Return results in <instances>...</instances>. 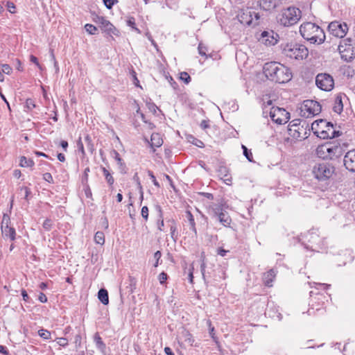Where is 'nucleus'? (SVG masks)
<instances>
[{
  "mask_svg": "<svg viewBox=\"0 0 355 355\" xmlns=\"http://www.w3.org/2000/svg\"><path fill=\"white\" fill-rule=\"evenodd\" d=\"M0 353L4 355L9 354L8 349L3 345H0Z\"/></svg>",
  "mask_w": 355,
  "mask_h": 355,
  "instance_id": "obj_59",
  "label": "nucleus"
},
{
  "mask_svg": "<svg viewBox=\"0 0 355 355\" xmlns=\"http://www.w3.org/2000/svg\"><path fill=\"white\" fill-rule=\"evenodd\" d=\"M113 153L114 155V159L117 162V164L119 166V168L121 169V173H125V165L123 163L122 159L121 158L119 153L116 150H114Z\"/></svg>",
  "mask_w": 355,
  "mask_h": 355,
  "instance_id": "obj_29",
  "label": "nucleus"
},
{
  "mask_svg": "<svg viewBox=\"0 0 355 355\" xmlns=\"http://www.w3.org/2000/svg\"><path fill=\"white\" fill-rule=\"evenodd\" d=\"M284 53L290 58L302 60L308 56L309 51L305 46L295 44H287L284 48Z\"/></svg>",
  "mask_w": 355,
  "mask_h": 355,
  "instance_id": "obj_6",
  "label": "nucleus"
},
{
  "mask_svg": "<svg viewBox=\"0 0 355 355\" xmlns=\"http://www.w3.org/2000/svg\"><path fill=\"white\" fill-rule=\"evenodd\" d=\"M38 300L40 302H41L42 303H45L47 302V297L43 293H40L39 294Z\"/></svg>",
  "mask_w": 355,
  "mask_h": 355,
  "instance_id": "obj_57",
  "label": "nucleus"
},
{
  "mask_svg": "<svg viewBox=\"0 0 355 355\" xmlns=\"http://www.w3.org/2000/svg\"><path fill=\"white\" fill-rule=\"evenodd\" d=\"M53 226V222L51 219L46 218L42 225L43 228L46 231H50Z\"/></svg>",
  "mask_w": 355,
  "mask_h": 355,
  "instance_id": "obj_38",
  "label": "nucleus"
},
{
  "mask_svg": "<svg viewBox=\"0 0 355 355\" xmlns=\"http://www.w3.org/2000/svg\"><path fill=\"white\" fill-rule=\"evenodd\" d=\"M38 335L45 339V340H49V339H51V332L46 329H40L38 331Z\"/></svg>",
  "mask_w": 355,
  "mask_h": 355,
  "instance_id": "obj_34",
  "label": "nucleus"
},
{
  "mask_svg": "<svg viewBox=\"0 0 355 355\" xmlns=\"http://www.w3.org/2000/svg\"><path fill=\"white\" fill-rule=\"evenodd\" d=\"M30 60L31 62L35 63L39 68L41 67L40 63L38 62L37 58L35 56L31 55L30 56Z\"/></svg>",
  "mask_w": 355,
  "mask_h": 355,
  "instance_id": "obj_58",
  "label": "nucleus"
},
{
  "mask_svg": "<svg viewBox=\"0 0 355 355\" xmlns=\"http://www.w3.org/2000/svg\"><path fill=\"white\" fill-rule=\"evenodd\" d=\"M161 257H162V254H161L160 251H157L156 252H155L154 258L156 260V262L154 264L155 267H157L158 266L159 260L160 259Z\"/></svg>",
  "mask_w": 355,
  "mask_h": 355,
  "instance_id": "obj_52",
  "label": "nucleus"
},
{
  "mask_svg": "<svg viewBox=\"0 0 355 355\" xmlns=\"http://www.w3.org/2000/svg\"><path fill=\"white\" fill-rule=\"evenodd\" d=\"M263 73L269 80L278 83H284L291 79V73L285 66L275 62L264 64Z\"/></svg>",
  "mask_w": 355,
  "mask_h": 355,
  "instance_id": "obj_1",
  "label": "nucleus"
},
{
  "mask_svg": "<svg viewBox=\"0 0 355 355\" xmlns=\"http://www.w3.org/2000/svg\"><path fill=\"white\" fill-rule=\"evenodd\" d=\"M338 50L341 58L346 61L352 59L355 55L354 47L352 44V40L346 38L340 42Z\"/></svg>",
  "mask_w": 355,
  "mask_h": 355,
  "instance_id": "obj_9",
  "label": "nucleus"
},
{
  "mask_svg": "<svg viewBox=\"0 0 355 355\" xmlns=\"http://www.w3.org/2000/svg\"><path fill=\"white\" fill-rule=\"evenodd\" d=\"M275 271L271 269L263 274V280L264 282V284L268 287L272 286V282H273L274 278L275 277Z\"/></svg>",
  "mask_w": 355,
  "mask_h": 355,
  "instance_id": "obj_23",
  "label": "nucleus"
},
{
  "mask_svg": "<svg viewBox=\"0 0 355 355\" xmlns=\"http://www.w3.org/2000/svg\"><path fill=\"white\" fill-rule=\"evenodd\" d=\"M269 114L271 119L279 125L286 123L290 118L289 112L285 109L278 107H272Z\"/></svg>",
  "mask_w": 355,
  "mask_h": 355,
  "instance_id": "obj_10",
  "label": "nucleus"
},
{
  "mask_svg": "<svg viewBox=\"0 0 355 355\" xmlns=\"http://www.w3.org/2000/svg\"><path fill=\"white\" fill-rule=\"evenodd\" d=\"M2 72L6 74H10L12 72V68L8 64H2Z\"/></svg>",
  "mask_w": 355,
  "mask_h": 355,
  "instance_id": "obj_44",
  "label": "nucleus"
},
{
  "mask_svg": "<svg viewBox=\"0 0 355 355\" xmlns=\"http://www.w3.org/2000/svg\"><path fill=\"white\" fill-rule=\"evenodd\" d=\"M10 225V216L7 214H3L1 225L3 236L9 238L11 241H14L16 239V231L15 229Z\"/></svg>",
  "mask_w": 355,
  "mask_h": 355,
  "instance_id": "obj_12",
  "label": "nucleus"
},
{
  "mask_svg": "<svg viewBox=\"0 0 355 355\" xmlns=\"http://www.w3.org/2000/svg\"><path fill=\"white\" fill-rule=\"evenodd\" d=\"M180 79L187 84L191 81V77L187 72H182L180 73Z\"/></svg>",
  "mask_w": 355,
  "mask_h": 355,
  "instance_id": "obj_42",
  "label": "nucleus"
},
{
  "mask_svg": "<svg viewBox=\"0 0 355 355\" xmlns=\"http://www.w3.org/2000/svg\"><path fill=\"white\" fill-rule=\"evenodd\" d=\"M328 31L334 37L343 38L348 31V26L345 23L341 24L335 21L329 24Z\"/></svg>",
  "mask_w": 355,
  "mask_h": 355,
  "instance_id": "obj_14",
  "label": "nucleus"
},
{
  "mask_svg": "<svg viewBox=\"0 0 355 355\" xmlns=\"http://www.w3.org/2000/svg\"><path fill=\"white\" fill-rule=\"evenodd\" d=\"M148 107L149 109V110L150 112H152L153 114H155L156 113V111L158 109V107H157V105L154 103H149L148 105Z\"/></svg>",
  "mask_w": 355,
  "mask_h": 355,
  "instance_id": "obj_55",
  "label": "nucleus"
},
{
  "mask_svg": "<svg viewBox=\"0 0 355 355\" xmlns=\"http://www.w3.org/2000/svg\"><path fill=\"white\" fill-rule=\"evenodd\" d=\"M186 217L189 221V223L190 225V229L192 230V232L194 233V234L196 235L197 230L196 228L195 220H194L193 216L192 215V214L191 213L190 211H186Z\"/></svg>",
  "mask_w": 355,
  "mask_h": 355,
  "instance_id": "obj_26",
  "label": "nucleus"
},
{
  "mask_svg": "<svg viewBox=\"0 0 355 355\" xmlns=\"http://www.w3.org/2000/svg\"><path fill=\"white\" fill-rule=\"evenodd\" d=\"M116 0H103L105 6L108 8L110 9L114 4V1Z\"/></svg>",
  "mask_w": 355,
  "mask_h": 355,
  "instance_id": "obj_54",
  "label": "nucleus"
},
{
  "mask_svg": "<svg viewBox=\"0 0 355 355\" xmlns=\"http://www.w3.org/2000/svg\"><path fill=\"white\" fill-rule=\"evenodd\" d=\"M166 279L167 274L165 273L164 272H162L159 275V281L161 284H163Z\"/></svg>",
  "mask_w": 355,
  "mask_h": 355,
  "instance_id": "obj_51",
  "label": "nucleus"
},
{
  "mask_svg": "<svg viewBox=\"0 0 355 355\" xmlns=\"http://www.w3.org/2000/svg\"><path fill=\"white\" fill-rule=\"evenodd\" d=\"M150 139L152 146L159 147L162 145L163 141L158 133H153Z\"/></svg>",
  "mask_w": 355,
  "mask_h": 355,
  "instance_id": "obj_27",
  "label": "nucleus"
},
{
  "mask_svg": "<svg viewBox=\"0 0 355 355\" xmlns=\"http://www.w3.org/2000/svg\"><path fill=\"white\" fill-rule=\"evenodd\" d=\"M100 28L103 31L106 32L107 33L111 35H116V29L115 27L105 18L104 19L103 21L100 25Z\"/></svg>",
  "mask_w": 355,
  "mask_h": 355,
  "instance_id": "obj_21",
  "label": "nucleus"
},
{
  "mask_svg": "<svg viewBox=\"0 0 355 355\" xmlns=\"http://www.w3.org/2000/svg\"><path fill=\"white\" fill-rule=\"evenodd\" d=\"M278 38V34L273 31H265L261 33L259 41L266 46H273L277 44Z\"/></svg>",
  "mask_w": 355,
  "mask_h": 355,
  "instance_id": "obj_15",
  "label": "nucleus"
},
{
  "mask_svg": "<svg viewBox=\"0 0 355 355\" xmlns=\"http://www.w3.org/2000/svg\"><path fill=\"white\" fill-rule=\"evenodd\" d=\"M43 179L49 183L53 182V177L50 173H44L43 175Z\"/></svg>",
  "mask_w": 355,
  "mask_h": 355,
  "instance_id": "obj_53",
  "label": "nucleus"
},
{
  "mask_svg": "<svg viewBox=\"0 0 355 355\" xmlns=\"http://www.w3.org/2000/svg\"><path fill=\"white\" fill-rule=\"evenodd\" d=\"M278 2V0H261L260 6L264 10H271L277 6Z\"/></svg>",
  "mask_w": 355,
  "mask_h": 355,
  "instance_id": "obj_22",
  "label": "nucleus"
},
{
  "mask_svg": "<svg viewBox=\"0 0 355 355\" xmlns=\"http://www.w3.org/2000/svg\"><path fill=\"white\" fill-rule=\"evenodd\" d=\"M61 147L64 149V151H67L68 147V142L67 141L62 140L60 142Z\"/></svg>",
  "mask_w": 355,
  "mask_h": 355,
  "instance_id": "obj_63",
  "label": "nucleus"
},
{
  "mask_svg": "<svg viewBox=\"0 0 355 355\" xmlns=\"http://www.w3.org/2000/svg\"><path fill=\"white\" fill-rule=\"evenodd\" d=\"M105 17H102V16H99V15H95L94 17H93V20L95 23L99 24V26L101 24V23L103 21Z\"/></svg>",
  "mask_w": 355,
  "mask_h": 355,
  "instance_id": "obj_50",
  "label": "nucleus"
},
{
  "mask_svg": "<svg viewBox=\"0 0 355 355\" xmlns=\"http://www.w3.org/2000/svg\"><path fill=\"white\" fill-rule=\"evenodd\" d=\"M343 148L337 143H325L319 145L315 150L316 155L323 159H333L343 155Z\"/></svg>",
  "mask_w": 355,
  "mask_h": 355,
  "instance_id": "obj_3",
  "label": "nucleus"
},
{
  "mask_svg": "<svg viewBox=\"0 0 355 355\" xmlns=\"http://www.w3.org/2000/svg\"><path fill=\"white\" fill-rule=\"evenodd\" d=\"M180 340L187 345L189 346H193L194 343V339L191 335V334L187 331V329H183L180 336Z\"/></svg>",
  "mask_w": 355,
  "mask_h": 355,
  "instance_id": "obj_20",
  "label": "nucleus"
},
{
  "mask_svg": "<svg viewBox=\"0 0 355 355\" xmlns=\"http://www.w3.org/2000/svg\"><path fill=\"white\" fill-rule=\"evenodd\" d=\"M157 209L159 211V218H160V221L158 223V229L160 231H162L163 230L162 227H164V220L162 218V209H161L160 206H157Z\"/></svg>",
  "mask_w": 355,
  "mask_h": 355,
  "instance_id": "obj_41",
  "label": "nucleus"
},
{
  "mask_svg": "<svg viewBox=\"0 0 355 355\" xmlns=\"http://www.w3.org/2000/svg\"><path fill=\"white\" fill-rule=\"evenodd\" d=\"M301 35L311 44H322L325 40V34L322 28L312 22H306L300 27Z\"/></svg>",
  "mask_w": 355,
  "mask_h": 355,
  "instance_id": "obj_2",
  "label": "nucleus"
},
{
  "mask_svg": "<svg viewBox=\"0 0 355 355\" xmlns=\"http://www.w3.org/2000/svg\"><path fill=\"white\" fill-rule=\"evenodd\" d=\"M299 120H295L291 121L288 127V134L291 137L295 139H302L304 138L301 135V130H303V126L300 127V123H298Z\"/></svg>",
  "mask_w": 355,
  "mask_h": 355,
  "instance_id": "obj_17",
  "label": "nucleus"
},
{
  "mask_svg": "<svg viewBox=\"0 0 355 355\" xmlns=\"http://www.w3.org/2000/svg\"><path fill=\"white\" fill-rule=\"evenodd\" d=\"M102 171L103 173V175L105 178L107 182L108 183V184L110 186L112 187L114 182V178L112 177L111 173L109 172V171L107 170L105 167H102Z\"/></svg>",
  "mask_w": 355,
  "mask_h": 355,
  "instance_id": "obj_30",
  "label": "nucleus"
},
{
  "mask_svg": "<svg viewBox=\"0 0 355 355\" xmlns=\"http://www.w3.org/2000/svg\"><path fill=\"white\" fill-rule=\"evenodd\" d=\"M6 6L10 12H11V13L15 12L16 7H15V5L14 4V3H12L11 1H8L6 3Z\"/></svg>",
  "mask_w": 355,
  "mask_h": 355,
  "instance_id": "obj_48",
  "label": "nucleus"
},
{
  "mask_svg": "<svg viewBox=\"0 0 355 355\" xmlns=\"http://www.w3.org/2000/svg\"><path fill=\"white\" fill-rule=\"evenodd\" d=\"M21 295L23 297V300L25 302H27L28 300L29 297H28V295L27 292L25 290H22L21 291Z\"/></svg>",
  "mask_w": 355,
  "mask_h": 355,
  "instance_id": "obj_61",
  "label": "nucleus"
},
{
  "mask_svg": "<svg viewBox=\"0 0 355 355\" xmlns=\"http://www.w3.org/2000/svg\"><path fill=\"white\" fill-rule=\"evenodd\" d=\"M219 173L220 175H223V178L225 182H231L232 178L228 174L227 168L225 166H221L219 169Z\"/></svg>",
  "mask_w": 355,
  "mask_h": 355,
  "instance_id": "obj_33",
  "label": "nucleus"
},
{
  "mask_svg": "<svg viewBox=\"0 0 355 355\" xmlns=\"http://www.w3.org/2000/svg\"><path fill=\"white\" fill-rule=\"evenodd\" d=\"M85 28L86 31L90 35H95L97 31L96 27L90 24H85Z\"/></svg>",
  "mask_w": 355,
  "mask_h": 355,
  "instance_id": "obj_35",
  "label": "nucleus"
},
{
  "mask_svg": "<svg viewBox=\"0 0 355 355\" xmlns=\"http://www.w3.org/2000/svg\"><path fill=\"white\" fill-rule=\"evenodd\" d=\"M302 16L301 10L293 6L282 10L277 15L278 23L284 26H291L297 24Z\"/></svg>",
  "mask_w": 355,
  "mask_h": 355,
  "instance_id": "obj_4",
  "label": "nucleus"
},
{
  "mask_svg": "<svg viewBox=\"0 0 355 355\" xmlns=\"http://www.w3.org/2000/svg\"><path fill=\"white\" fill-rule=\"evenodd\" d=\"M322 107L320 104L313 100H306L303 103L302 107V112H304V115L306 114V117L309 116H315L320 113Z\"/></svg>",
  "mask_w": 355,
  "mask_h": 355,
  "instance_id": "obj_13",
  "label": "nucleus"
},
{
  "mask_svg": "<svg viewBox=\"0 0 355 355\" xmlns=\"http://www.w3.org/2000/svg\"><path fill=\"white\" fill-rule=\"evenodd\" d=\"M21 190L24 189V191H25V199H27L28 196L31 194V190L29 188L26 187H21Z\"/></svg>",
  "mask_w": 355,
  "mask_h": 355,
  "instance_id": "obj_60",
  "label": "nucleus"
},
{
  "mask_svg": "<svg viewBox=\"0 0 355 355\" xmlns=\"http://www.w3.org/2000/svg\"><path fill=\"white\" fill-rule=\"evenodd\" d=\"M198 53L200 55H201L202 56H205L206 58H207V55L206 54V51H207V47L202 44V43H200L198 44Z\"/></svg>",
  "mask_w": 355,
  "mask_h": 355,
  "instance_id": "obj_40",
  "label": "nucleus"
},
{
  "mask_svg": "<svg viewBox=\"0 0 355 355\" xmlns=\"http://www.w3.org/2000/svg\"><path fill=\"white\" fill-rule=\"evenodd\" d=\"M328 124H324L323 129L320 132H316V136L325 139L328 138H335L340 135L339 131H336L334 129L333 124L327 122Z\"/></svg>",
  "mask_w": 355,
  "mask_h": 355,
  "instance_id": "obj_16",
  "label": "nucleus"
},
{
  "mask_svg": "<svg viewBox=\"0 0 355 355\" xmlns=\"http://www.w3.org/2000/svg\"><path fill=\"white\" fill-rule=\"evenodd\" d=\"M344 165L351 171L355 172V150L348 151L344 157Z\"/></svg>",
  "mask_w": 355,
  "mask_h": 355,
  "instance_id": "obj_18",
  "label": "nucleus"
},
{
  "mask_svg": "<svg viewBox=\"0 0 355 355\" xmlns=\"http://www.w3.org/2000/svg\"><path fill=\"white\" fill-rule=\"evenodd\" d=\"M77 145H78V150L82 153L83 155H85V150H84L83 144L81 141L80 139H79V140H78V141L77 143Z\"/></svg>",
  "mask_w": 355,
  "mask_h": 355,
  "instance_id": "obj_56",
  "label": "nucleus"
},
{
  "mask_svg": "<svg viewBox=\"0 0 355 355\" xmlns=\"http://www.w3.org/2000/svg\"><path fill=\"white\" fill-rule=\"evenodd\" d=\"M148 175L150 176V179L152 180L153 184L157 187H159L160 185H159V182L157 181L155 176L153 175V172L150 171H148Z\"/></svg>",
  "mask_w": 355,
  "mask_h": 355,
  "instance_id": "obj_47",
  "label": "nucleus"
},
{
  "mask_svg": "<svg viewBox=\"0 0 355 355\" xmlns=\"http://www.w3.org/2000/svg\"><path fill=\"white\" fill-rule=\"evenodd\" d=\"M239 21L244 25H257L260 16L258 12L252 9L242 10L238 14Z\"/></svg>",
  "mask_w": 355,
  "mask_h": 355,
  "instance_id": "obj_8",
  "label": "nucleus"
},
{
  "mask_svg": "<svg viewBox=\"0 0 355 355\" xmlns=\"http://www.w3.org/2000/svg\"><path fill=\"white\" fill-rule=\"evenodd\" d=\"M315 84L321 90L331 91L334 87V80L328 73H319L315 77Z\"/></svg>",
  "mask_w": 355,
  "mask_h": 355,
  "instance_id": "obj_11",
  "label": "nucleus"
},
{
  "mask_svg": "<svg viewBox=\"0 0 355 355\" xmlns=\"http://www.w3.org/2000/svg\"><path fill=\"white\" fill-rule=\"evenodd\" d=\"M242 149L243 150V155L247 158V159L249 162H252V154L251 151L248 150V148L244 145H242Z\"/></svg>",
  "mask_w": 355,
  "mask_h": 355,
  "instance_id": "obj_36",
  "label": "nucleus"
},
{
  "mask_svg": "<svg viewBox=\"0 0 355 355\" xmlns=\"http://www.w3.org/2000/svg\"><path fill=\"white\" fill-rule=\"evenodd\" d=\"M56 343L61 347H66L68 345V340L65 338H58L56 339Z\"/></svg>",
  "mask_w": 355,
  "mask_h": 355,
  "instance_id": "obj_43",
  "label": "nucleus"
},
{
  "mask_svg": "<svg viewBox=\"0 0 355 355\" xmlns=\"http://www.w3.org/2000/svg\"><path fill=\"white\" fill-rule=\"evenodd\" d=\"M142 217L147 220L148 218V208L146 206H144L141 208V211Z\"/></svg>",
  "mask_w": 355,
  "mask_h": 355,
  "instance_id": "obj_45",
  "label": "nucleus"
},
{
  "mask_svg": "<svg viewBox=\"0 0 355 355\" xmlns=\"http://www.w3.org/2000/svg\"><path fill=\"white\" fill-rule=\"evenodd\" d=\"M205 256H203L202 254L201 255V265H200V270H201V272H202V277H205V268H206V264H205Z\"/></svg>",
  "mask_w": 355,
  "mask_h": 355,
  "instance_id": "obj_46",
  "label": "nucleus"
},
{
  "mask_svg": "<svg viewBox=\"0 0 355 355\" xmlns=\"http://www.w3.org/2000/svg\"><path fill=\"white\" fill-rule=\"evenodd\" d=\"M94 241L96 243L103 245L105 243L104 233L102 232H97L94 236Z\"/></svg>",
  "mask_w": 355,
  "mask_h": 355,
  "instance_id": "obj_32",
  "label": "nucleus"
},
{
  "mask_svg": "<svg viewBox=\"0 0 355 355\" xmlns=\"http://www.w3.org/2000/svg\"><path fill=\"white\" fill-rule=\"evenodd\" d=\"M36 107L35 104V102L33 99L31 98H28L26 101V103H25V107L28 110H32L33 108H35Z\"/></svg>",
  "mask_w": 355,
  "mask_h": 355,
  "instance_id": "obj_37",
  "label": "nucleus"
},
{
  "mask_svg": "<svg viewBox=\"0 0 355 355\" xmlns=\"http://www.w3.org/2000/svg\"><path fill=\"white\" fill-rule=\"evenodd\" d=\"M334 173V167L327 163H318L313 168L315 178L319 180H325L329 178Z\"/></svg>",
  "mask_w": 355,
  "mask_h": 355,
  "instance_id": "obj_7",
  "label": "nucleus"
},
{
  "mask_svg": "<svg viewBox=\"0 0 355 355\" xmlns=\"http://www.w3.org/2000/svg\"><path fill=\"white\" fill-rule=\"evenodd\" d=\"M324 124H328L324 120L320 119L319 121H315L311 124V129L313 131V133L316 135L317 132H320L321 130L323 129Z\"/></svg>",
  "mask_w": 355,
  "mask_h": 355,
  "instance_id": "obj_24",
  "label": "nucleus"
},
{
  "mask_svg": "<svg viewBox=\"0 0 355 355\" xmlns=\"http://www.w3.org/2000/svg\"><path fill=\"white\" fill-rule=\"evenodd\" d=\"M170 231H171V236L172 239L175 242L178 239V232H177V227L175 220H169Z\"/></svg>",
  "mask_w": 355,
  "mask_h": 355,
  "instance_id": "obj_28",
  "label": "nucleus"
},
{
  "mask_svg": "<svg viewBox=\"0 0 355 355\" xmlns=\"http://www.w3.org/2000/svg\"><path fill=\"white\" fill-rule=\"evenodd\" d=\"M19 164L21 167H31L34 165V162L32 159H28L26 157L22 156L20 158Z\"/></svg>",
  "mask_w": 355,
  "mask_h": 355,
  "instance_id": "obj_31",
  "label": "nucleus"
},
{
  "mask_svg": "<svg viewBox=\"0 0 355 355\" xmlns=\"http://www.w3.org/2000/svg\"><path fill=\"white\" fill-rule=\"evenodd\" d=\"M193 270H194V268L193 266V265H191L189 269V272H188V279H189V281L191 284L193 283Z\"/></svg>",
  "mask_w": 355,
  "mask_h": 355,
  "instance_id": "obj_49",
  "label": "nucleus"
},
{
  "mask_svg": "<svg viewBox=\"0 0 355 355\" xmlns=\"http://www.w3.org/2000/svg\"><path fill=\"white\" fill-rule=\"evenodd\" d=\"M227 252V251L223 248L218 249V254H219L222 257H225L226 255Z\"/></svg>",
  "mask_w": 355,
  "mask_h": 355,
  "instance_id": "obj_64",
  "label": "nucleus"
},
{
  "mask_svg": "<svg viewBox=\"0 0 355 355\" xmlns=\"http://www.w3.org/2000/svg\"><path fill=\"white\" fill-rule=\"evenodd\" d=\"M208 214L211 218L218 221L224 227H230L232 218L222 202L210 205L208 208Z\"/></svg>",
  "mask_w": 355,
  "mask_h": 355,
  "instance_id": "obj_5",
  "label": "nucleus"
},
{
  "mask_svg": "<svg viewBox=\"0 0 355 355\" xmlns=\"http://www.w3.org/2000/svg\"><path fill=\"white\" fill-rule=\"evenodd\" d=\"M200 127L202 128V129H206L207 128L209 127V125L208 123V121H205V120H203L201 123H200Z\"/></svg>",
  "mask_w": 355,
  "mask_h": 355,
  "instance_id": "obj_62",
  "label": "nucleus"
},
{
  "mask_svg": "<svg viewBox=\"0 0 355 355\" xmlns=\"http://www.w3.org/2000/svg\"><path fill=\"white\" fill-rule=\"evenodd\" d=\"M98 297L104 305H107L109 303V297L107 290L104 288L100 289L98 293Z\"/></svg>",
  "mask_w": 355,
  "mask_h": 355,
  "instance_id": "obj_25",
  "label": "nucleus"
},
{
  "mask_svg": "<svg viewBox=\"0 0 355 355\" xmlns=\"http://www.w3.org/2000/svg\"><path fill=\"white\" fill-rule=\"evenodd\" d=\"M346 98V96L338 94L336 96L333 110L336 113L340 114L343 110V99Z\"/></svg>",
  "mask_w": 355,
  "mask_h": 355,
  "instance_id": "obj_19",
  "label": "nucleus"
},
{
  "mask_svg": "<svg viewBox=\"0 0 355 355\" xmlns=\"http://www.w3.org/2000/svg\"><path fill=\"white\" fill-rule=\"evenodd\" d=\"M85 141L86 142L87 147L88 150L92 153L93 151L94 150V148L92 143V139L89 135H87L85 137Z\"/></svg>",
  "mask_w": 355,
  "mask_h": 355,
  "instance_id": "obj_39",
  "label": "nucleus"
}]
</instances>
